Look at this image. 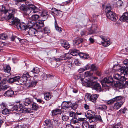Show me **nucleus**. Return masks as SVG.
<instances>
[{
    "label": "nucleus",
    "instance_id": "f257e3e1",
    "mask_svg": "<svg viewBox=\"0 0 128 128\" xmlns=\"http://www.w3.org/2000/svg\"><path fill=\"white\" fill-rule=\"evenodd\" d=\"M17 10L14 9L8 10L4 6H2L0 12V20L3 18H6L7 20L13 19L14 14L16 12Z\"/></svg>",
    "mask_w": 128,
    "mask_h": 128
},
{
    "label": "nucleus",
    "instance_id": "f03ea898",
    "mask_svg": "<svg viewBox=\"0 0 128 128\" xmlns=\"http://www.w3.org/2000/svg\"><path fill=\"white\" fill-rule=\"evenodd\" d=\"M93 73L92 71L87 72L84 73L85 78L81 79L82 82L83 84H85V86L88 87L92 86L94 84V83L97 81L96 80L97 78L95 77H92L90 76Z\"/></svg>",
    "mask_w": 128,
    "mask_h": 128
},
{
    "label": "nucleus",
    "instance_id": "7ed1b4c3",
    "mask_svg": "<svg viewBox=\"0 0 128 128\" xmlns=\"http://www.w3.org/2000/svg\"><path fill=\"white\" fill-rule=\"evenodd\" d=\"M94 114V112L91 110H88L86 114V116L87 118L89 119L90 123L92 122H96L98 121L101 122L102 121V118L100 115L96 116L95 114Z\"/></svg>",
    "mask_w": 128,
    "mask_h": 128
},
{
    "label": "nucleus",
    "instance_id": "20e7f679",
    "mask_svg": "<svg viewBox=\"0 0 128 128\" xmlns=\"http://www.w3.org/2000/svg\"><path fill=\"white\" fill-rule=\"evenodd\" d=\"M40 16L43 18V20L42 21H39L34 26V28L36 30L42 29L44 27V22L47 19L48 17L47 11L46 10L43 11L41 14Z\"/></svg>",
    "mask_w": 128,
    "mask_h": 128
},
{
    "label": "nucleus",
    "instance_id": "39448f33",
    "mask_svg": "<svg viewBox=\"0 0 128 128\" xmlns=\"http://www.w3.org/2000/svg\"><path fill=\"white\" fill-rule=\"evenodd\" d=\"M30 76L29 75V74L28 72H26L22 76V79L20 80V77L19 76L14 77V82L17 85H19L23 84V82L24 84L25 82L27 81L28 78H30Z\"/></svg>",
    "mask_w": 128,
    "mask_h": 128
},
{
    "label": "nucleus",
    "instance_id": "423d86ee",
    "mask_svg": "<svg viewBox=\"0 0 128 128\" xmlns=\"http://www.w3.org/2000/svg\"><path fill=\"white\" fill-rule=\"evenodd\" d=\"M78 55L85 59L88 58L89 57L88 54L82 53H80L79 50H72L71 54L68 53L66 54V58H67L68 59H70L72 57L71 56L72 55L77 56Z\"/></svg>",
    "mask_w": 128,
    "mask_h": 128
},
{
    "label": "nucleus",
    "instance_id": "0eeeda50",
    "mask_svg": "<svg viewBox=\"0 0 128 128\" xmlns=\"http://www.w3.org/2000/svg\"><path fill=\"white\" fill-rule=\"evenodd\" d=\"M38 9L34 5L32 4H29L28 5V8L24 12L26 15H29L30 13H35L37 12Z\"/></svg>",
    "mask_w": 128,
    "mask_h": 128
},
{
    "label": "nucleus",
    "instance_id": "6e6552de",
    "mask_svg": "<svg viewBox=\"0 0 128 128\" xmlns=\"http://www.w3.org/2000/svg\"><path fill=\"white\" fill-rule=\"evenodd\" d=\"M32 23L31 20L30 21V22L28 23L27 25H26L24 23H20L19 26H18L17 28L18 29H20L21 30H28V28L32 26Z\"/></svg>",
    "mask_w": 128,
    "mask_h": 128
},
{
    "label": "nucleus",
    "instance_id": "1a4fd4ad",
    "mask_svg": "<svg viewBox=\"0 0 128 128\" xmlns=\"http://www.w3.org/2000/svg\"><path fill=\"white\" fill-rule=\"evenodd\" d=\"M98 97V96L96 94L92 95L88 94H87L85 97V99L87 100H89L92 102L95 103Z\"/></svg>",
    "mask_w": 128,
    "mask_h": 128
},
{
    "label": "nucleus",
    "instance_id": "9d476101",
    "mask_svg": "<svg viewBox=\"0 0 128 128\" xmlns=\"http://www.w3.org/2000/svg\"><path fill=\"white\" fill-rule=\"evenodd\" d=\"M106 16L108 18L114 22H116L118 17L116 14L112 12H110L106 13Z\"/></svg>",
    "mask_w": 128,
    "mask_h": 128
},
{
    "label": "nucleus",
    "instance_id": "9b49d317",
    "mask_svg": "<svg viewBox=\"0 0 128 128\" xmlns=\"http://www.w3.org/2000/svg\"><path fill=\"white\" fill-rule=\"evenodd\" d=\"M114 78L116 80L120 81V82L122 84H124V82H125L126 79L123 76H121L118 74H115L114 75Z\"/></svg>",
    "mask_w": 128,
    "mask_h": 128
},
{
    "label": "nucleus",
    "instance_id": "f8f14e48",
    "mask_svg": "<svg viewBox=\"0 0 128 128\" xmlns=\"http://www.w3.org/2000/svg\"><path fill=\"white\" fill-rule=\"evenodd\" d=\"M29 30L28 31V33L30 35L32 36H35L38 32L37 30L34 28H32V26L28 28Z\"/></svg>",
    "mask_w": 128,
    "mask_h": 128
},
{
    "label": "nucleus",
    "instance_id": "ddd939ff",
    "mask_svg": "<svg viewBox=\"0 0 128 128\" xmlns=\"http://www.w3.org/2000/svg\"><path fill=\"white\" fill-rule=\"evenodd\" d=\"M118 70L120 72L121 74H123L124 75H128V67L122 66Z\"/></svg>",
    "mask_w": 128,
    "mask_h": 128
},
{
    "label": "nucleus",
    "instance_id": "4468645a",
    "mask_svg": "<svg viewBox=\"0 0 128 128\" xmlns=\"http://www.w3.org/2000/svg\"><path fill=\"white\" fill-rule=\"evenodd\" d=\"M100 38L104 42H102V44L104 46L106 47L111 44V42H110L108 40L104 38L102 36H101Z\"/></svg>",
    "mask_w": 128,
    "mask_h": 128
},
{
    "label": "nucleus",
    "instance_id": "2eb2a0df",
    "mask_svg": "<svg viewBox=\"0 0 128 128\" xmlns=\"http://www.w3.org/2000/svg\"><path fill=\"white\" fill-rule=\"evenodd\" d=\"M28 79L27 81L26 82H25L24 84H26V86L28 87H30L33 86H35L36 85L38 82L37 81L34 80V81H32L31 82H28Z\"/></svg>",
    "mask_w": 128,
    "mask_h": 128
},
{
    "label": "nucleus",
    "instance_id": "dca6fc26",
    "mask_svg": "<svg viewBox=\"0 0 128 128\" xmlns=\"http://www.w3.org/2000/svg\"><path fill=\"white\" fill-rule=\"evenodd\" d=\"M120 20L122 22H125L126 21V22L128 23V13H125L123 14V15L120 18Z\"/></svg>",
    "mask_w": 128,
    "mask_h": 128
},
{
    "label": "nucleus",
    "instance_id": "f3484780",
    "mask_svg": "<svg viewBox=\"0 0 128 128\" xmlns=\"http://www.w3.org/2000/svg\"><path fill=\"white\" fill-rule=\"evenodd\" d=\"M20 20L18 18H15L12 21V24L14 26L15 28H17L18 26H19L20 24Z\"/></svg>",
    "mask_w": 128,
    "mask_h": 128
},
{
    "label": "nucleus",
    "instance_id": "a211bd4d",
    "mask_svg": "<svg viewBox=\"0 0 128 128\" xmlns=\"http://www.w3.org/2000/svg\"><path fill=\"white\" fill-rule=\"evenodd\" d=\"M114 81L113 78L111 77H109L108 79L107 78H105L103 80V82L105 84L107 83L108 84L110 83L111 85L112 84V83Z\"/></svg>",
    "mask_w": 128,
    "mask_h": 128
},
{
    "label": "nucleus",
    "instance_id": "6ab92c4d",
    "mask_svg": "<svg viewBox=\"0 0 128 128\" xmlns=\"http://www.w3.org/2000/svg\"><path fill=\"white\" fill-rule=\"evenodd\" d=\"M124 103L123 102H117L114 104L113 107L114 109L115 110H118L121 107Z\"/></svg>",
    "mask_w": 128,
    "mask_h": 128
},
{
    "label": "nucleus",
    "instance_id": "aec40b11",
    "mask_svg": "<svg viewBox=\"0 0 128 128\" xmlns=\"http://www.w3.org/2000/svg\"><path fill=\"white\" fill-rule=\"evenodd\" d=\"M93 88L98 92H100L102 90L101 86L98 83L95 84L93 86Z\"/></svg>",
    "mask_w": 128,
    "mask_h": 128
},
{
    "label": "nucleus",
    "instance_id": "412c9836",
    "mask_svg": "<svg viewBox=\"0 0 128 128\" xmlns=\"http://www.w3.org/2000/svg\"><path fill=\"white\" fill-rule=\"evenodd\" d=\"M14 94L13 91L12 90H10L4 93V96L6 97H11Z\"/></svg>",
    "mask_w": 128,
    "mask_h": 128
},
{
    "label": "nucleus",
    "instance_id": "4be33fe9",
    "mask_svg": "<svg viewBox=\"0 0 128 128\" xmlns=\"http://www.w3.org/2000/svg\"><path fill=\"white\" fill-rule=\"evenodd\" d=\"M62 107L68 108L71 107L72 103L69 102H64L62 104Z\"/></svg>",
    "mask_w": 128,
    "mask_h": 128
},
{
    "label": "nucleus",
    "instance_id": "5701e85b",
    "mask_svg": "<svg viewBox=\"0 0 128 128\" xmlns=\"http://www.w3.org/2000/svg\"><path fill=\"white\" fill-rule=\"evenodd\" d=\"M32 101L29 98H26L24 100V104L26 106H28L30 104H31Z\"/></svg>",
    "mask_w": 128,
    "mask_h": 128
},
{
    "label": "nucleus",
    "instance_id": "b1692460",
    "mask_svg": "<svg viewBox=\"0 0 128 128\" xmlns=\"http://www.w3.org/2000/svg\"><path fill=\"white\" fill-rule=\"evenodd\" d=\"M39 18V16L36 14H35L34 15H33L32 16L31 19H29V22H30V21L31 20L32 21V23H33L32 22H33V21H36L38 20Z\"/></svg>",
    "mask_w": 128,
    "mask_h": 128
},
{
    "label": "nucleus",
    "instance_id": "393cba45",
    "mask_svg": "<svg viewBox=\"0 0 128 128\" xmlns=\"http://www.w3.org/2000/svg\"><path fill=\"white\" fill-rule=\"evenodd\" d=\"M83 39L79 38H76L74 41V43L77 45L82 43L83 41Z\"/></svg>",
    "mask_w": 128,
    "mask_h": 128
},
{
    "label": "nucleus",
    "instance_id": "a878e982",
    "mask_svg": "<svg viewBox=\"0 0 128 128\" xmlns=\"http://www.w3.org/2000/svg\"><path fill=\"white\" fill-rule=\"evenodd\" d=\"M32 106V109L33 110H36L39 108L38 105L36 103L32 102L31 104Z\"/></svg>",
    "mask_w": 128,
    "mask_h": 128
},
{
    "label": "nucleus",
    "instance_id": "bb28decb",
    "mask_svg": "<svg viewBox=\"0 0 128 128\" xmlns=\"http://www.w3.org/2000/svg\"><path fill=\"white\" fill-rule=\"evenodd\" d=\"M61 44L62 46L66 49H68L70 47L69 43L67 42L64 41Z\"/></svg>",
    "mask_w": 128,
    "mask_h": 128
},
{
    "label": "nucleus",
    "instance_id": "cd10ccee",
    "mask_svg": "<svg viewBox=\"0 0 128 128\" xmlns=\"http://www.w3.org/2000/svg\"><path fill=\"white\" fill-rule=\"evenodd\" d=\"M113 100L116 101L117 102H123L124 100V98L121 96H118L116 97L115 98L113 99Z\"/></svg>",
    "mask_w": 128,
    "mask_h": 128
},
{
    "label": "nucleus",
    "instance_id": "c85d7f7f",
    "mask_svg": "<svg viewBox=\"0 0 128 128\" xmlns=\"http://www.w3.org/2000/svg\"><path fill=\"white\" fill-rule=\"evenodd\" d=\"M54 25L55 28L57 31L60 32H62V29L60 27H59L58 26L56 20H55V21Z\"/></svg>",
    "mask_w": 128,
    "mask_h": 128
},
{
    "label": "nucleus",
    "instance_id": "c756f323",
    "mask_svg": "<svg viewBox=\"0 0 128 128\" xmlns=\"http://www.w3.org/2000/svg\"><path fill=\"white\" fill-rule=\"evenodd\" d=\"M96 107L98 109L101 110H106L107 109V107L105 105H101L96 106Z\"/></svg>",
    "mask_w": 128,
    "mask_h": 128
},
{
    "label": "nucleus",
    "instance_id": "7c9ffc66",
    "mask_svg": "<svg viewBox=\"0 0 128 128\" xmlns=\"http://www.w3.org/2000/svg\"><path fill=\"white\" fill-rule=\"evenodd\" d=\"M8 37L6 34H3L0 35V38L2 40H6L8 39Z\"/></svg>",
    "mask_w": 128,
    "mask_h": 128
},
{
    "label": "nucleus",
    "instance_id": "2f4dec72",
    "mask_svg": "<svg viewBox=\"0 0 128 128\" xmlns=\"http://www.w3.org/2000/svg\"><path fill=\"white\" fill-rule=\"evenodd\" d=\"M4 72L10 74L11 70V68L10 66H7L4 68Z\"/></svg>",
    "mask_w": 128,
    "mask_h": 128
},
{
    "label": "nucleus",
    "instance_id": "473e14b6",
    "mask_svg": "<svg viewBox=\"0 0 128 128\" xmlns=\"http://www.w3.org/2000/svg\"><path fill=\"white\" fill-rule=\"evenodd\" d=\"M32 110L30 108H23L22 113H30L31 112Z\"/></svg>",
    "mask_w": 128,
    "mask_h": 128
},
{
    "label": "nucleus",
    "instance_id": "72a5a7b5",
    "mask_svg": "<svg viewBox=\"0 0 128 128\" xmlns=\"http://www.w3.org/2000/svg\"><path fill=\"white\" fill-rule=\"evenodd\" d=\"M82 126L83 128H89L90 127V126L89 125L88 122L86 121L83 122Z\"/></svg>",
    "mask_w": 128,
    "mask_h": 128
},
{
    "label": "nucleus",
    "instance_id": "f704fd0d",
    "mask_svg": "<svg viewBox=\"0 0 128 128\" xmlns=\"http://www.w3.org/2000/svg\"><path fill=\"white\" fill-rule=\"evenodd\" d=\"M43 33L41 32H37V34H36L35 36H36L39 39H41L43 36Z\"/></svg>",
    "mask_w": 128,
    "mask_h": 128
},
{
    "label": "nucleus",
    "instance_id": "c9c22d12",
    "mask_svg": "<svg viewBox=\"0 0 128 128\" xmlns=\"http://www.w3.org/2000/svg\"><path fill=\"white\" fill-rule=\"evenodd\" d=\"M52 115H56L60 114L61 113V112L60 110L57 109L52 111Z\"/></svg>",
    "mask_w": 128,
    "mask_h": 128
},
{
    "label": "nucleus",
    "instance_id": "e433bc0d",
    "mask_svg": "<svg viewBox=\"0 0 128 128\" xmlns=\"http://www.w3.org/2000/svg\"><path fill=\"white\" fill-rule=\"evenodd\" d=\"M10 110L7 108H5L2 111V113L4 115L7 114H9L10 112Z\"/></svg>",
    "mask_w": 128,
    "mask_h": 128
},
{
    "label": "nucleus",
    "instance_id": "4c0bfd02",
    "mask_svg": "<svg viewBox=\"0 0 128 128\" xmlns=\"http://www.w3.org/2000/svg\"><path fill=\"white\" fill-rule=\"evenodd\" d=\"M45 99L46 100H48L51 98V96L49 93H48L44 94Z\"/></svg>",
    "mask_w": 128,
    "mask_h": 128
},
{
    "label": "nucleus",
    "instance_id": "58836bf2",
    "mask_svg": "<svg viewBox=\"0 0 128 128\" xmlns=\"http://www.w3.org/2000/svg\"><path fill=\"white\" fill-rule=\"evenodd\" d=\"M9 88V86H8L6 85L5 86H0V91L2 90L5 91L7 90Z\"/></svg>",
    "mask_w": 128,
    "mask_h": 128
},
{
    "label": "nucleus",
    "instance_id": "ea45409f",
    "mask_svg": "<svg viewBox=\"0 0 128 128\" xmlns=\"http://www.w3.org/2000/svg\"><path fill=\"white\" fill-rule=\"evenodd\" d=\"M17 107V111H19L20 113H22L21 112H22V110L23 107L22 106L21 104H19L18 105H16Z\"/></svg>",
    "mask_w": 128,
    "mask_h": 128
},
{
    "label": "nucleus",
    "instance_id": "a19ab883",
    "mask_svg": "<svg viewBox=\"0 0 128 128\" xmlns=\"http://www.w3.org/2000/svg\"><path fill=\"white\" fill-rule=\"evenodd\" d=\"M20 10L23 11L24 12L26 11L27 8L26 6L24 5H22L20 7Z\"/></svg>",
    "mask_w": 128,
    "mask_h": 128
},
{
    "label": "nucleus",
    "instance_id": "79ce46f5",
    "mask_svg": "<svg viewBox=\"0 0 128 128\" xmlns=\"http://www.w3.org/2000/svg\"><path fill=\"white\" fill-rule=\"evenodd\" d=\"M78 122V120L76 118H73L71 120V124H76Z\"/></svg>",
    "mask_w": 128,
    "mask_h": 128
},
{
    "label": "nucleus",
    "instance_id": "37998d69",
    "mask_svg": "<svg viewBox=\"0 0 128 128\" xmlns=\"http://www.w3.org/2000/svg\"><path fill=\"white\" fill-rule=\"evenodd\" d=\"M39 71V69L37 67H35L34 68L33 70L31 71V72L34 73V74L38 73Z\"/></svg>",
    "mask_w": 128,
    "mask_h": 128
},
{
    "label": "nucleus",
    "instance_id": "c03bdc74",
    "mask_svg": "<svg viewBox=\"0 0 128 128\" xmlns=\"http://www.w3.org/2000/svg\"><path fill=\"white\" fill-rule=\"evenodd\" d=\"M91 70L92 71H96L97 70L98 68L95 64H92L91 66Z\"/></svg>",
    "mask_w": 128,
    "mask_h": 128
},
{
    "label": "nucleus",
    "instance_id": "a18cd8bd",
    "mask_svg": "<svg viewBox=\"0 0 128 128\" xmlns=\"http://www.w3.org/2000/svg\"><path fill=\"white\" fill-rule=\"evenodd\" d=\"M62 120L64 121H66L68 120L69 118L68 116L66 115L63 116L62 117Z\"/></svg>",
    "mask_w": 128,
    "mask_h": 128
},
{
    "label": "nucleus",
    "instance_id": "49530a36",
    "mask_svg": "<svg viewBox=\"0 0 128 128\" xmlns=\"http://www.w3.org/2000/svg\"><path fill=\"white\" fill-rule=\"evenodd\" d=\"M66 64L69 68H71L72 67L73 64L71 61H69L66 62Z\"/></svg>",
    "mask_w": 128,
    "mask_h": 128
},
{
    "label": "nucleus",
    "instance_id": "de8ad7c7",
    "mask_svg": "<svg viewBox=\"0 0 128 128\" xmlns=\"http://www.w3.org/2000/svg\"><path fill=\"white\" fill-rule=\"evenodd\" d=\"M20 115L21 114H16L14 116L15 119L16 120H19L20 119Z\"/></svg>",
    "mask_w": 128,
    "mask_h": 128
},
{
    "label": "nucleus",
    "instance_id": "09e8293b",
    "mask_svg": "<svg viewBox=\"0 0 128 128\" xmlns=\"http://www.w3.org/2000/svg\"><path fill=\"white\" fill-rule=\"evenodd\" d=\"M116 4L118 6H122L123 5V3L121 0H119L117 2Z\"/></svg>",
    "mask_w": 128,
    "mask_h": 128
},
{
    "label": "nucleus",
    "instance_id": "8fccbe9b",
    "mask_svg": "<svg viewBox=\"0 0 128 128\" xmlns=\"http://www.w3.org/2000/svg\"><path fill=\"white\" fill-rule=\"evenodd\" d=\"M69 114L70 116L71 117H76V114L72 112H70V113Z\"/></svg>",
    "mask_w": 128,
    "mask_h": 128
},
{
    "label": "nucleus",
    "instance_id": "3c124183",
    "mask_svg": "<svg viewBox=\"0 0 128 128\" xmlns=\"http://www.w3.org/2000/svg\"><path fill=\"white\" fill-rule=\"evenodd\" d=\"M112 10V8L110 6H106V13L108 12H112L111 10Z\"/></svg>",
    "mask_w": 128,
    "mask_h": 128
},
{
    "label": "nucleus",
    "instance_id": "603ef678",
    "mask_svg": "<svg viewBox=\"0 0 128 128\" xmlns=\"http://www.w3.org/2000/svg\"><path fill=\"white\" fill-rule=\"evenodd\" d=\"M8 82V80L6 79H4L1 82L0 84L2 85H4L6 84Z\"/></svg>",
    "mask_w": 128,
    "mask_h": 128
},
{
    "label": "nucleus",
    "instance_id": "864d4df0",
    "mask_svg": "<svg viewBox=\"0 0 128 128\" xmlns=\"http://www.w3.org/2000/svg\"><path fill=\"white\" fill-rule=\"evenodd\" d=\"M44 33L45 34H48L50 33V30L47 28H45L44 29Z\"/></svg>",
    "mask_w": 128,
    "mask_h": 128
},
{
    "label": "nucleus",
    "instance_id": "5fc2aeb1",
    "mask_svg": "<svg viewBox=\"0 0 128 128\" xmlns=\"http://www.w3.org/2000/svg\"><path fill=\"white\" fill-rule=\"evenodd\" d=\"M74 62L76 66H80L81 63L79 62V60L78 59H76L74 60Z\"/></svg>",
    "mask_w": 128,
    "mask_h": 128
},
{
    "label": "nucleus",
    "instance_id": "6e6d98bb",
    "mask_svg": "<svg viewBox=\"0 0 128 128\" xmlns=\"http://www.w3.org/2000/svg\"><path fill=\"white\" fill-rule=\"evenodd\" d=\"M127 110L126 108H124L123 109L122 108L119 111V112L121 113H122L124 114Z\"/></svg>",
    "mask_w": 128,
    "mask_h": 128
},
{
    "label": "nucleus",
    "instance_id": "4d7b16f0",
    "mask_svg": "<svg viewBox=\"0 0 128 128\" xmlns=\"http://www.w3.org/2000/svg\"><path fill=\"white\" fill-rule=\"evenodd\" d=\"M50 120H47L45 121L44 122L46 124V126H48L51 124L50 123Z\"/></svg>",
    "mask_w": 128,
    "mask_h": 128
},
{
    "label": "nucleus",
    "instance_id": "13d9d810",
    "mask_svg": "<svg viewBox=\"0 0 128 128\" xmlns=\"http://www.w3.org/2000/svg\"><path fill=\"white\" fill-rule=\"evenodd\" d=\"M8 82L10 84H12L14 82V77L10 78L8 80Z\"/></svg>",
    "mask_w": 128,
    "mask_h": 128
},
{
    "label": "nucleus",
    "instance_id": "bf43d9fd",
    "mask_svg": "<svg viewBox=\"0 0 128 128\" xmlns=\"http://www.w3.org/2000/svg\"><path fill=\"white\" fill-rule=\"evenodd\" d=\"M52 60L53 61H55L56 62H59L61 59L59 58H56L55 57H53L52 58Z\"/></svg>",
    "mask_w": 128,
    "mask_h": 128
},
{
    "label": "nucleus",
    "instance_id": "052dcab7",
    "mask_svg": "<svg viewBox=\"0 0 128 128\" xmlns=\"http://www.w3.org/2000/svg\"><path fill=\"white\" fill-rule=\"evenodd\" d=\"M16 105L15 106H13L12 108H11L10 110L11 111H14L16 110L17 111V106Z\"/></svg>",
    "mask_w": 128,
    "mask_h": 128
},
{
    "label": "nucleus",
    "instance_id": "680f3d73",
    "mask_svg": "<svg viewBox=\"0 0 128 128\" xmlns=\"http://www.w3.org/2000/svg\"><path fill=\"white\" fill-rule=\"evenodd\" d=\"M86 32L85 30H82L81 31L80 34L82 36L86 35Z\"/></svg>",
    "mask_w": 128,
    "mask_h": 128
},
{
    "label": "nucleus",
    "instance_id": "e2e57ef3",
    "mask_svg": "<svg viewBox=\"0 0 128 128\" xmlns=\"http://www.w3.org/2000/svg\"><path fill=\"white\" fill-rule=\"evenodd\" d=\"M123 62L124 64L126 66V67H128V60H126L124 61Z\"/></svg>",
    "mask_w": 128,
    "mask_h": 128
},
{
    "label": "nucleus",
    "instance_id": "0e129e2a",
    "mask_svg": "<svg viewBox=\"0 0 128 128\" xmlns=\"http://www.w3.org/2000/svg\"><path fill=\"white\" fill-rule=\"evenodd\" d=\"M55 12L54 13L56 14L57 15H58L61 12L60 10H57L55 8Z\"/></svg>",
    "mask_w": 128,
    "mask_h": 128
},
{
    "label": "nucleus",
    "instance_id": "69168bd1",
    "mask_svg": "<svg viewBox=\"0 0 128 128\" xmlns=\"http://www.w3.org/2000/svg\"><path fill=\"white\" fill-rule=\"evenodd\" d=\"M37 101L38 102H39L42 104H43L45 103V102L41 99H37Z\"/></svg>",
    "mask_w": 128,
    "mask_h": 128
},
{
    "label": "nucleus",
    "instance_id": "338daca9",
    "mask_svg": "<svg viewBox=\"0 0 128 128\" xmlns=\"http://www.w3.org/2000/svg\"><path fill=\"white\" fill-rule=\"evenodd\" d=\"M113 100L112 99V100H110L108 101L107 102V104H110L113 103L115 101L114 100Z\"/></svg>",
    "mask_w": 128,
    "mask_h": 128
},
{
    "label": "nucleus",
    "instance_id": "774afa93",
    "mask_svg": "<svg viewBox=\"0 0 128 128\" xmlns=\"http://www.w3.org/2000/svg\"><path fill=\"white\" fill-rule=\"evenodd\" d=\"M90 66L88 64L84 68L85 70H86L89 69L90 68Z\"/></svg>",
    "mask_w": 128,
    "mask_h": 128
}]
</instances>
